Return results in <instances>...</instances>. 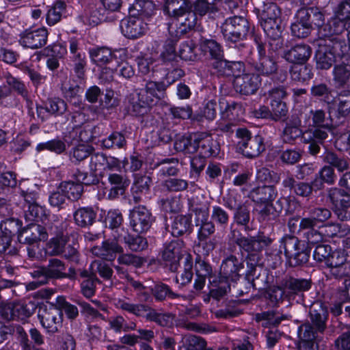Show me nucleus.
Listing matches in <instances>:
<instances>
[{
  "instance_id": "obj_10",
  "label": "nucleus",
  "mask_w": 350,
  "mask_h": 350,
  "mask_svg": "<svg viewBox=\"0 0 350 350\" xmlns=\"http://www.w3.org/2000/svg\"><path fill=\"white\" fill-rule=\"evenodd\" d=\"M36 309L35 304L23 301L6 304L1 308V315L7 320L19 321L25 323Z\"/></svg>"
},
{
  "instance_id": "obj_47",
  "label": "nucleus",
  "mask_w": 350,
  "mask_h": 350,
  "mask_svg": "<svg viewBox=\"0 0 350 350\" xmlns=\"http://www.w3.org/2000/svg\"><path fill=\"white\" fill-rule=\"evenodd\" d=\"M327 237H345L350 233V227L346 224H328L323 231Z\"/></svg>"
},
{
  "instance_id": "obj_31",
  "label": "nucleus",
  "mask_w": 350,
  "mask_h": 350,
  "mask_svg": "<svg viewBox=\"0 0 350 350\" xmlns=\"http://www.w3.org/2000/svg\"><path fill=\"white\" fill-rule=\"evenodd\" d=\"M90 57L94 64L99 66L116 62V55L110 49L105 47L94 48L89 51Z\"/></svg>"
},
{
  "instance_id": "obj_19",
  "label": "nucleus",
  "mask_w": 350,
  "mask_h": 350,
  "mask_svg": "<svg viewBox=\"0 0 350 350\" xmlns=\"http://www.w3.org/2000/svg\"><path fill=\"white\" fill-rule=\"evenodd\" d=\"M47 238L48 233L45 228L35 223H31L25 227L18 236L20 243L27 244L45 241Z\"/></svg>"
},
{
  "instance_id": "obj_42",
  "label": "nucleus",
  "mask_w": 350,
  "mask_h": 350,
  "mask_svg": "<svg viewBox=\"0 0 350 350\" xmlns=\"http://www.w3.org/2000/svg\"><path fill=\"white\" fill-rule=\"evenodd\" d=\"M299 125L300 121L299 120H295L292 123L286 124L282 135L284 142L291 144L301 135L303 136L304 133L300 129Z\"/></svg>"
},
{
  "instance_id": "obj_34",
  "label": "nucleus",
  "mask_w": 350,
  "mask_h": 350,
  "mask_svg": "<svg viewBox=\"0 0 350 350\" xmlns=\"http://www.w3.org/2000/svg\"><path fill=\"white\" fill-rule=\"evenodd\" d=\"M311 96L327 104L334 100V91L324 83H314L310 88Z\"/></svg>"
},
{
  "instance_id": "obj_3",
  "label": "nucleus",
  "mask_w": 350,
  "mask_h": 350,
  "mask_svg": "<svg viewBox=\"0 0 350 350\" xmlns=\"http://www.w3.org/2000/svg\"><path fill=\"white\" fill-rule=\"evenodd\" d=\"M177 151L193 153L198 152L204 157L217 154V146L212 137L206 133L195 134L192 137H181L174 143Z\"/></svg>"
},
{
  "instance_id": "obj_63",
  "label": "nucleus",
  "mask_w": 350,
  "mask_h": 350,
  "mask_svg": "<svg viewBox=\"0 0 350 350\" xmlns=\"http://www.w3.org/2000/svg\"><path fill=\"white\" fill-rule=\"evenodd\" d=\"M118 262L120 265L139 267L144 264V260L136 255L120 253L118 258Z\"/></svg>"
},
{
  "instance_id": "obj_2",
  "label": "nucleus",
  "mask_w": 350,
  "mask_h": 350,
  "mask_svg": "<svg viewBox=\"0 0 350 350\" xmlns=\"http://www.w3.org/2000/svg\"><path fill=\"white\" fill-rule=\"evenodd\" d=\"M193 3L189 0H165L163 7L165 15L174 18L180 25L175 29L174 37H180L195 27L197 16L192 10Z\"/></svg>"
},
{
  "instance_id": "obj_27",
  "label": "nucleus",
  "mask_w": 350,
  "mask_h": 350,
  "mask_svg": "<svg viewBox=\"0 0 350 350\" xmlns=\"http://www.w3.org/2000/svg\"><path fill=\"white\" fill-rule=\"evenodd\" d=\"M151 184L152 179L150 176L139 174L135 176L131 188L133 200L135 203L141 202L142 196L148 193Z\"/></svg>"
},
{
  "instance_id": "obj_18",
  "label": "nucleus",
  "mask_w": 350,
  "mask_h": 350,
  "mask_svg": "<svg viewBox=\"0 0 350 350\" xmlns=\"http://www.w3.org/2000/svg\"><path fill=\"white\" fill-rule=\"evenodd\" d=\"M253 67L257 75H261L266 77L271 76L273 79H275L278 81L283 82L286 80L287 74L286 72L280 71L279 76L275 77L278 75V66L273 59L268 57L259 58L257 62L253 64Z\"/></svg>"
},
{
  "instance_id": "obj_4",
  "label": "nucleus",
  "mask_w": 350,
  "mask_h": 350,
  "mask_svg": "<svg viewBox=\"0 0 350 350\" xmlns=\"http://www.w3.org/2000/svg\"><path fill=\"white\" fill-rule=\"evenodd\" d=\"M280 251L284 250L287 262L291 267L305 264L309 259V252L304 243L295 236L285 235L280 240Z\"/></svg>"
},
{
  "instance_id": "obj_51",
  "label": "nucleus",
  "mask_w": 350,
  "mask_h": 350,
  "mask_svg": "<svg viewBox=\"0 0 350 350\" xmlns=\"http://www.w3.org/2000/svg\"><path fill=\"white\" fill-rule=\"evenodd\" d=\"M45 108L51 114L60 116L66 111L67 104L61 98H53L48 100Z\"/></svg>"
},
{
  "instance_id": "obj_14",
  "label": "nucleus",
  "mask_w": 350,
  "mask_h": 350,
  "mask_svg": "<svg viewBox=\"0 0 350 350\" xmlns=\"http://www.w3.org/2000/svg\"><path fill=\"white\" fill-rule=\"evenodd\" d=\"M152 221V214L145 206L135 207L130 213V224L136 232H146L150 229Z\"/></svg>"
},
{
  "instance_id": "obj_59",
  "label": "nucleus",
  "mask_w": 350,
  "mask_h": 350,
  "mask_svg": "<svg viewBox=\"0 0 350 350\" xmlns=\"http://www.w3.org/2000/svg\"><path fill=\"white\" fill-rule=\"evenodd\" d=\"M256 179L259 183L264 184L278 183L280 180V177L278 174L263 167L257 171Z\"/></svg>"
},
{
  "instance_id": "obj_16",
  "label": "nucleus",
  "mask_w": 350,
  "mask_h": 350,
  "mask_svg": "<svg viewBox=\"0 0 350 350\" xmlns=\"http://www.w3.org/2000/svg\"><path fill=\"white\" fill-rule=\"evenodd\" d=\"M120 29L125 37L137 38L142 36L147 29V23L134 15H130L128 18L121 21Z\"/></svg>"
},
{
  "instance_id": "obj_26",
  "label": "nucleus",
  "mask_w": 350,
  "mask_h": 350,
  "mask_svg": "<svg viewBox=\"0 0 350 350\" xmlns=\"http://www.w3.org/2000/svg\"><path fill=\"white\" fill-rule=\"evenodd\" d=\"M283 282L287 292L288 299H293L296 295L308 291L311 287L310 281L306 279L289 277L283 280Z\"/></svg>"
},
{
  "instance_id": "obj_5",
  "label": "nucleus",
  "mask_w": 350,
  "mask_h": 350,
  "mask_svg": "<svg viewBox=\"0 0 350 350\" xmlns=\"http://www.w3.org/2000/svg\"><path fill=\"white\" fill-rule=\"evenodd\" d=\"M221 29L225 42L230 47L243 40L250 32L247 20L238 16L226 18Z\"/></svg>"
},
{
  "instance_id": "obj_12",
  "label": "nucleus",
  "mask_w": 350,
  "mask_h": 350,
  "mask_svg": "<svg viewBox=\"0 0 350 350\" xmlns=\"http://www.w3.org/2000/svg\"><path fill=\"white\" fill-rule=\"evenodd\" d=\"M48 35L45 27L27 29L20 33L19 43L24 48L37 49L46 44Z\"/></svg>"
},
{
  "instance_id": "obj_36",
  "label": "nucleus",
  "mask_w": 350,
  "mask_h": 350,
  "mask_svg": "<svg viewBox=\"0 0 350 350\" xmlns=\"http://www.w3.org/2000/svg\"><path fill=\"white\" fill-rule=\"evenodd\" d=\"M214 68L219 72H222L226 75H233L235 78L238 75L244 70V64L242 62H230L224 59L219 61L217 64L214 65Z\"/></svg>"
},
{
  "instance_id": "obj_46",
  "label": "nucleus",
  "mask_w": 350,
  "mask_h": 350,
  "mask_svg": "<svg viewBox=\"0 0 350 350\" xmlns=\"http://www.w3.org/2000/svg\"><path fill=\"white\" fill-rule=\"evenodd\" d=\"M126 144L124 136L118 133H112L107 137L101 140V146L107 149L109 148H122Z\"/></svg>"
},
{
  "instance_id": "obj_54",
  "label": "nucleus",
  "mask_w": 350,
  "mask_h": 350,
  "mask_svg": "<svg viewBox=\"0 0 350 350\" xmlns=\"http://www.w3.org/2000/svg\"><path fill=\"white\" fill-rule=\"evenodd\" d=\"M123 240L129 248L133 251H142L148 247L146 239L141 236L133 237L128 234L123 237Z\"/></svg>"
},
{
  "instance_id": "obj_58",
  "label": "nucleus",
  "mask_w": 350,
  "mask_h": 350,
  "mask_svg": "<svg viewBox=\"0 0 350 350\" xmlns=\"http://www.w3.org/2000/svg\"><path fill=\"white\" fill-rule=\"evenodd\" d=\"M237 245L247 252L260 250L259 243L256 241V237H240L236 240Z\"/></svg>"
},
{
  "instance_id": "obj_6",
  "label": "nucleus",
  "mask_w": 350,
  "mask_h": 350,
  "mask_svg": "<svg viewBox=\"0 0 350 350\" xmlns=\"http://www.w3.org/2000/svg\"><path fill=\"white\" fill-rule=\"evenodd\" d=\"M320 44L315 54L317 68L322 70L329 69L336 61V57H342L349 49L343 41L336 40L332 46L327 43Z\"/></svg>"
},
{
  "instance_id": "obj_52",
  "label": "nucleus",
  "mask_w": 350,
  "mask_h": 350,
  "mask_svg": "<svg viewBox=\"0 0 350 350\" xmlns=\"http://www.w3.org/2000/svg\"><path fill=\"white\" fill-rule=\"evenodd\" d=\"M56 305L59 311H64L66 317L70 319H75L79 314L77 308L66 301L64 297L59 296L57 297Z\"/></svg>"
},
{
  "instance_id": "obj_49",
  "label": "nucleus",
  "mask_w": 350,
  "mask_h": 350,
  "mask_svg": "<svg viewBox=\"0 0 350 350\" xmlns=\"http://www.w3.org/2000/svg\"><path fill=\"white\" fill-rule=\"evenodd\" d=\"M36 149L38 152L47 150L57 154H61L66 150V144L62 140L55 139L38 144Z\"/></svg>"
},
{
  "instance_id": "obj_56",
  "label": "nucleus",
  "mask_w": 350,
  "mask_h": 350,
  "mask_svg": "<svg viewBox=\"0 0 350 350\" xmlns=\"http://www.w3.org/2000/svg\"><path fill=\"white\" fill-rule=\"evenodd\" d=\"M347 252L344 250H338L331 252L329 256L325 262L328 267H338L345 264L347 261Z\"/></svg>"
},
{
  "instance_id": "obj_22",
  "label": "nucleus",
  "mask_w": 350,
  "mask_h": 350,
  "mask_svg": "<svg viewBox=\"0 0 350 350\" xmlns=\"http://www.w3.org/2000/svg\"><path fill=\"white\" fill-rule=\"evenodd\" d=\"M260 23L267 37L270 38L273 42H276L274 50L281 48L282 46L281 36L284 29L282 25L281 18H276L275 20L272 18L265 21H260Z\"/></svg>"
},
{
  "instance_id": "obj_50",
  "label": "nucleus",
  "mask_w": 350,
  "mask_h": 350,
  "mask_svg": "<svg viewBox=\"0 0 350 350\" xmlns=\"http://www.w3.org/2000/svg\"><path fill=\"white\" fill-rule=\"evenodd\" d=\"M61 189L64 191L67 199L76 200L80 198L83 192V186L81 184H75L71 182L61 183Z\"/></svg>"
},
{
  "instance_id": "obj_40",
  "label": "nucleus",
  "mask_w": 350,
  "mask_h": 350,
  "mask_svg": "<svg viewBox=\"0 0 350 350\" xmlns=\"http://www.w3.org/2000/svg\"><path fill=\"white\" fill-rule=\"evenodd\" d=\"M152 291L155 298L158 300H163L166 297H168L170 299H178L186 301H189L187 296L173 293L170 288L165 284L161 283L156 284Z\"/></svg>"
},
{
  "instance_id": "obj_11",
  "label": "nucleus",
  "mask_w": 350,
  "mask_h": 350,
  "mask_svg": "<svg viewBox=\"0 0 350 350\" xmlns=\"http://www.w3.org/2000/svg\"><path fill=\"white\" fill-rule=\"evenodd\" d=\"M332 129L333 125L326 124L322 126H314L303 133L302 140L304 143L309 144L308 151L310 154L316 155L320 152V146L323 144Z\"/></svg>"
},
{
  "instance_id": "obj_43",
  "label": "nucleus",
  "mask_w": 350,
  "mask_h": 350,
  "mask_svg": "<svg viewBox=\"0 0 350 350\" xmlns=\"http://www.w3.org/2000/svg\"><path fill=\"white\" fill-rule=\"evenodd\" d=\"M108 322L110 328L116 333H120L121 332H127L131 330H135L137 327L136 323L134 322L127 323L122 316L111 317Z\"/></svg>"
},
{
  "instance_id": "obj_48",
  "label": "nucleus",
  "mask_w": 350,
  "mask_h": 350,
  "mask_svg": "<svg viewBox=\"0 0 350 350\" xmlns=\"http://www.w3.org/2000/svg\"><path fill=\"white\" fill-rule=\"evenodd\" d=\"M180 244L177 241H172L165 247L162 257L165 261L176 262L180 255Z\"/></svg>"
},
{
  "instance_id": "obj_35",
  "label": "nucleus",
  "mask_w": 350,
  "mask_h": 350,
  "mask_svg": "<svg viewBox=\"0 0 350 350\" xmlns=\"http://www.w3.org/2000/svg\"><path fill=\"white\" fill-rule=\"evenodd\" d=\"M219 107L221 111V117L223 120L234 121L241 110V106L234 101H228L221 99L219 101Z\"/></svg>"
},
{
  "instance_id": "obj_13",
  "label": "nucleus",
  "mask_w": 350,
  "mask_h": 350,
  "mask_svg": "<svg viewBox=\"0 0 350 350\" xmlns=\"http://www.w3.org/2000/svg\"><path fill=\"white\" fill-rule=\"evenodd\" d=\"M261 79L258 75L243 73L238 75L233 80V87L237 92L243 95L254 94L258 90Z\"/></svg>"
},
{
  "instance_id": "obj_21",
  "label": "nucleus",
  "mask_w": 350,
  "mask_h": 350,
  "mask_svg": "<svg viewBox=\"0 0 350 350\" xmlns=\"http://www.w3.org/2000/svg\"><path fill=\"white\" fill-rule=\"evenodd\" d=\"M250 194L254 201L266 204L265 211L270 213L271 209L273 208L271 202L277 196V191L273 186L265 185L258 186L253 189Z\"/></svg>"
},
{
  "instance_id": "obj_25",
  "label": "nucleus",
  "mask_w": 350,
  "mask_h": 350,
  "mask_svg": "<svg viewBox=\"0 0 350 350\" xmlns=\"http://www.w3.org/2000/svg\"><path fill=\"white\" fill-rule=\"evenodd\" d=\"M311 53V49L308 45L300 44L286 51L284 57L289 62L304 64L310 58Z\"/></svg>"
},
{
  "instance_id": "obj_41",
  "label": "nucleus",
  "mask_w": 350,
  "mask_h": 350,
  "mask_svg": "<svg viewBox=\"0 0 350 350\" xmlns=\"http://www.w3.org/2000/svg\"><path fill=\"white\" fill-rule=\"evenodd\" d=\"M191 219L186 215L176 216L172 225V234L179 237L189 231L191 228Z\"/></svg>"
},
{
  "instance_id": "obj_8",
  "label": "nucleus",
  "mask_w": 350,
  "mask_h": 350,
  "mask_svg": "<svg viewBox=\"0 0 350 350\" xmlns=\"http://www.w3.org/2000/svg\"><path fill=\"white\" fill-rule=\"evenodd\" d=\"M236 135L239 139V148L247 157H258L265 149L263 137L259 135L252 136L250 131L245 128L238 129Z\"/></svg>"
},
{
  "instance_id": "obj_9",
  "label": "nucleus",
  "mask_w": 350,
  "mask_h": 350,
  "mask_svg": "<svg viewBox=\"0 0 350 350\" xmlns=\"http://www.w3.org/2000/svg\"><path fill=\"white\" fill-rule=\"evenodd\" d=\"M64 270L65 265L62 261L57 258L51 259L46 267H40L33 271V276L38 278V280L30 282L28 288L30 290L35 289L38 285L46 283L49 278L63 277Z\"/></svg>"
},
{
  "instance_id": "obj_38",
  "label": "nucleus",
  "mask_w": 350,
  "mask_h": 350,
  "mask_svg": "<svg viewBox=\"0 0 350 350\" xmlns=\"http://www.w3.org/2000/svg\"><path fill=\"white\" fill-rule=\"evenodd\" d=\"M27 208L25 211V217L28 221L33 223L44 221L47 219L46 208L40 206L38 203H33L27 205Z\"/></svg>"
},
{
  "instance_id": "obj_57",
  "label": "nucleus",
  "mask_w": 350,
  "mask_h": 350,
  "mask_svg": "<svg viewBox=\"0 0 350 350\" xmlns=\"http://www.w3.org/2000/svg\"><path fill=\"white\" fill-rule=\"evenodd\" d=\"M107 157L103 153H95L91 155L90 167L96 174H101L106 170Z\"/></svg>"
},
{
  "instance_id": "obj_61",
  "label": "nucleus",
  "mask_w": 350,
  "mask_h": 350,
  "mask_svg": "<svg viewBox=\"0 0 350 350\" xmlns=\"http://www.w3.org/2000/svg\"><path fill=\"white\" fill-rule=\"evenodd\" d=\"M311 320L314 325L319 332H323L325 329V322L326 320V312L323 308H320L318 311L314 308H311L310 311Z\"/></svg>"
},
{
  "instance_id": "obj_45",
  "label": "nucleus",
  "mask_w": 350,
  "mask_h": 350,
  "mask_svg": "<svg viewBox=\"0 0 350 350\" xmlns=\"http://www.w3.org/2000/svg\"><path fill=\"white\" fill-rule=\"evenodd\" d=\"M92 129V126L88 124L85 126L73 129L72 132L70 133V135L74 141L81 142L85 144L93 138Z\"/></svg>"
},
{
  "instance_id": "obj_17",
  "label": "nucleus",
  "mask_w": 350,
  "mask_h": 350,
  "mask_svg": "<svg viewBox=\"0 0 350 350\" xmlns=\"http://www.w3.org/2000/svg\"><path fill=\"white\" fill-rule=\"evenodd\" d=\"M120 241H122L120 236L116 237L114 235V239L103 241L100 247H93L91 250L92 253L103 259L113 260L117 254L123 253V248L118 243Z\"/></svg>"
},
{
  "instance_id": "obj_55",
  "label": "nucleus",
  "mask_w": 350,
  "mask_h": 350,
  "mask_svg": "<svg viewBox=\"0 0 350 350\" xmlns=\"http://www.w3.org/2000/svg\"><path fill=\"white\" fill-rule=\"evenodd\" d=\"M323 161L336 167L340 172L347 170L349 165L347 161L345 158L340 157L332 152L325 154Z\"/></svg>"
},
{
  "instance_id": "obj_7",
  "label": "nucleus",
  "mask_w": 350,
  "mask_h": 350,
  "mask_svg": "<svg viewBox=\"0 0 350 350\" xmlns=\"http://www.w3.org/2000/svg\"><path fill=\"white\" fill-rule=\"evenodd\" d=\"M118 307L137 317H144L161 326H168L173 322V317L168 313H159L144 304H134L125 301H119Z\"/></svg>"
},
{
  "instance_id": "obj_37",
  "label": "nucleus",
  "mask_w": 350,
  "mask_h": 350,
  "mask_svg": "<svg viewBox=\"0 0 350 350\" xmlns=\"http://www.w3.org/2000/svg\"><path fill=\"white\" fill-rule=\"evenodd\" d=\"M96 214L90 207H83L77 209L74 213V219L80 227L92 225L96 219Z\"/></svg>"
},
{
  "instance_id": "obj_39",
  "label": "nucleus",
  "mask_w": 350,
  "mask_h": 350,
  "mask_svg": "<svg viewBox=\"0 0 350 350\" xmlns=\"http://www.w3.org/2000/svg\"><path fill=\"white\" fill-rule=\"evenodd\" d=\"M342 63L336 65L333 70L334 80L339 85H344L348 83L350 79V68L347 62L341 57Z\"/></svg>"
},
{
  "instance_id": "obj_15",
  "label": "nucleus",
  "mask_w": 350,
  "mask_h": 350,
  "mask_svg": "<svg viewBox=\"0 0 350 350\" xmlns=\"http://www.w3.org/2000/svg\"><path fill=\"white\" fill-rule=\"evenodd\" d=\"M38 317L42 326L47 333L55 334L62 326V314L56 307L40 310Z\"/></svg>"
},
{
  "instance_id": "obj_44",
  "label": "nucleus",
  "mask_w": 350,
  "mask_h": 350,
  "mask_svg": "<svg viewBox=\"0 0 350 350\" xmlns=\"http://www.w3.org/2000/svg\"><path fill=\"white\" fill-rule=\"evenodd\" d=\"M334 16L347 23V38L350 49V0H344L339 3L334 11Z\"/></svg>"
},
{
  "instance_id": "obj_62",
  "label": "nucleus",
  "mask_w": 350,
  "mask_h": 350,
  "mask_svg": "<svg viewBox=\"0 0 350 350\" xmlns=\"http://www.w3.org/2000/svg\"><path fill=\"white\" fill-rule=\"evenodd\" d=\"M65 241L62 238H53L46 244V252L51 256H57L62 253L65 247Z\"/></svg>"
},
{
  "instance_id": "obj_24",
  "label": "nucleus",
  "mask_w": 350,
  "mask_h": 350,
  "mask_svg": "<svg viewBox=\"0 0 350 350\" xmlns=\"http://www.w3.org/2000/svg\"><path fill=\"white\" fill-rule=\"evenodd\" d=\"M347 26L348 24L345 21L334 16V17L331 18L323 27V31L321 35L325 38H330L329 41L333 42V43L336 40H340L345 42L344 40H340L338 36L345 31H347Z\"/></svg>"
},
{
  "instance_id": "obj_53",
  "label": "nucleus",
  "mask_w": 350,
  "mask_h": 350,
  "mask_svg": "<svg viewBox=\"0 0 350 350\" xmlns=\"http://www.w3.org/2000/svg\"><path fill=\"white\" fill-rule=\"evenodd\" d=\"M116 65L109 66V68L115 72L120 77H122L125 79H130L135 75V70L131 65L126 62H119L116 59Z\"/></svg>"
},
{
  "instance_id": "obj_32",
  "label": "nucleus",
  "mask_w": 350,
  "mask_h": 350,
  "mask_svg": "<svg viewBox=\"0 0 350 350\" xmlns=\"http://www.w3.org/2000/svg\"><path fill=\"white\" fill-rule=\"evenodd\" d=\"M168 30L172 38L166 40L160 54V59L163 63L171 62L176 59L175 41L180 38L174 37L175 30L173 25L169 26Z\"/></svg>"
},
{
  "instance_id": "obj_60",
  "label": "nucleus",
  "mask_w": 350,
  "mask_h": 350,
  "mask_svg": "<svg viewBox=\"0 0 350 350\" xmlns=\"http://www.w3.org/2000/svg\"><path fill=\"white\" fill-rule=\"evenodd\" d=\"M93 151V148L86 144H79L75 146L72 151L71 155L77 161H81L90 156Z\"/></svg>"
},
{
  "instance_id": "obj_28",
  "label": "nucleus",
  "mask_w": 350,
  "mask_h": 350,
  "mask_svg": "<svg viewBox=\"0 0 350 350\" xmlns=\"http://www.w3.org/2000/svg\"><path fill=\"white\" fill-rule=\"evenodd\" d=\"M75 274H78L82 279L81 282V292L86 298H90L94 295L96 291V283L98 281L94 273L87 270L79 269Z\"/></svg>"
},
{
  "instance_id": "obj_20",
  "label": "nucleus",
  "mask_w": 350,
  "mask_h": 350,
  "mask_svg": "<svg viewBox=\"0 0 350 350\" xmlns=\"http://www.w3.org/2000/svg\"><path fill=\"white\" fill-rule=\"evenodd\" d=\"M244 267L241 259L230 255L224 259L221 263L220 274L226 280L235 282L239 278V271Z\"/></svg>"
},
{
  "instance_id": "obj_64",
  "label": "nucleus",
  "mask_w": 350,
  "mask_h": 350,
  "mask_svg": "<svg viewBox=\"0 0 350 350\" xmlns=\"http://www.w3.org/2000/svg\"><path fill=\"white\" fill-rule=\"evenodd\" d=\"M0 183L11 187L16 185L15 174L8 170L6 166L2 163H0Z\"/></svg>"
},
{
  "instance_id": "obj_23",
  "label": "nucleus",
  "mask_w": 350,
  "mask_h": 350,
  "mask_svg": "<svg viewBox=\"0 0 350 350\" xmlns=\"http://www.w3.org/2000/svg\"><path fill=\"white\" fill-rule=\"evenodd\" d=\"M72 8L66 5L62 1H57L51 6L46 14V23L50 26H53L59 23L62 18L71 14Z\"/></svg>"
},
{
  "instance_id": "obj_1",
  "label": "nucleus",
  "mask_w": 350,
  "mask_h": 350,
  "mask_svg": "<svg viewBox=\"0 0 350 350\" xmlns=\"http://www.w3.org/2000/svg\"><path fill=\"white\" fill-rule=\"evenodd\" d=\"M183 73V72L180 69H174L167 73L166 75L167 84L164 82L148 81L144 88L139 90L137 93L132 95L130 103L133 111L137 115H142L146 113L148 107L154 105L156 100L163 98L167 87L180 77Z\"/></svg>"
},
{
  "instance_id": "obj_30",
  "label": "nucleus",
  "mask_w": 350,
  "mask_h": 350,
  "mask_svg": "<svg viewBox=\"0 0 350 350\" xmlns=\"http://www.w3.org/2000/svg\"><path fill=\"white\" fill-rule=\"evenodd\" d=\"M200 47L202 52L208 54L212 59L215 60L213 64V66L217 64L218 62L224 58L221 46L213 39L202 38Z\"/></svg>"
},
{
  "instance_id": "obj_33",
  "label": "nucleus",
  "mask_w": 350,
  "mask_h": 350,
  "mask_svg": "<svg viewBox=\"0 0 350 350\" xmlns=\"http://www.w3.org/2000/svg\"><path fill=\"white\" fill-rule=\"evenodd\" d=\"M129 10L130 15L148 17L154 14L155 5L149 0H135Z\"/></svg>"
},
{
  "instance_id": "obj_29",
  "label": "nucleus",
  "mask_w": 350,
  "mask_h": 350,
  "mask_svg": "<svg viewBox=\"0 0 350 350\" xmlns=\"http://www.w3.org/2000/svg\"><path fill=\"white\" fill-rule=\"evenodd\" d=\"M262 5H258L256 8L259 12L260 21L281 18V11L278 5L271 0H262Z\"/></svg>"
}]
</instances>
